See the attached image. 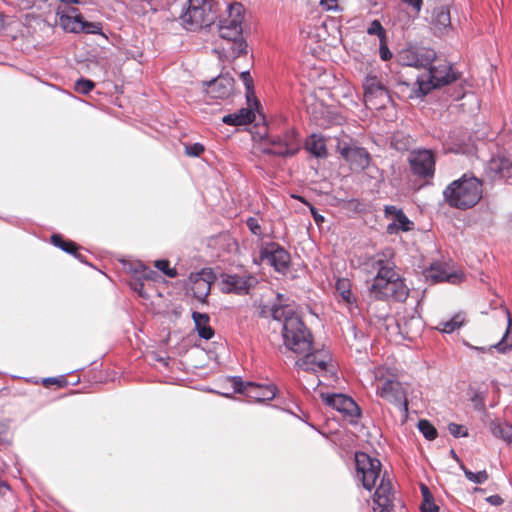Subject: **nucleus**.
Returning <instances> with one entry per match:
<instances>
[{"label": "nucleus", "mask_w": 512, "mask_h": 512, "mask_svg": "<svg viewBox=\"0 0 512 512\" xmlns=\"http://www.w3.org/2000/svg\"><path fill=\"white\" fill-rule=\"evenodd\" d=\"M393 256L391 249H385L370 257L365 263L368 272L376 273L369 286V292L377 300L404 302L409 295V288L395 270Z\"/></svg>", "instance_id": "obj_1"}, {"label": "nucleus", "mask_w": 512, "mask_h": 512, "mask_svg": "<svg viewBox=\"0 0 512 512\" xmlns=\"http://www.w3.org/2000/svg\"><path fill=\"white\" fill-rule=\"evenodd\" d=\"M282 336L287 349L297 354H305L295 363L298 370L328 372L330 355L324 350L310 352L313 338L299 316H290L283 323Z\"/></svg>", "instance_id": "obj_2"}, {"label": "nucleus", "mask_w": 512, "mask_h": 512, "mask_svg": "<svg viewBox=\"0 0 512 512\" xmlns=\"http://www.w3.org/2000/svg\"><path fill=\"white\" fill-rule=\"evenodd\" d=\"M428 67V72L418 76L415 84L411 85L407 82L397 84V89L403 97L408 99L422 98L433 89L448 85L459 78V73L453 70L450 63L430 64Z\"/></svg>", "instance_id": "obj_3"}, {"label": "nucleus", "mask_w": 512, "mask_h": 512, "mask_svg": "<svg viewBox=\"0 0 512 512\" xmlns=\"http://www.w3.org/2000/svg\"><path fill=\"white\" fill-rule=\"evenodd\" d=\"M483 183L473 176L464 174L451 182L443 191L446 203L459 210H467L476 206L482 199Z\"/></svg>", "instance_id": "obj_4"}, {"label": "nucleus", "mask_w": 512, "mask_h": 512, "mask_svg": "<svg viewBox=\"0 0 512 512\" xmlns=\"http://www.w3.org/2000/svg\"><path fill=\"white\" fill-rule=\"evenodd\" d=\"M500 141H502V138L497 140V146H499ZM485 173L493 181L504 180L512 185V133L507 135V139L503 141L502 146L498 147L497 152L492 155L486 165Z\"/></svg>", "instance_id": "obj_5"}, {"label": "nucleus", "mask_w": 512, "mask_h": 512, "mask_svg": "<svg viewBox=\"0 0 512 512\" xmlns=\"http://www.w3.org/2000/svg\"><path fill=\"white\" fill-rule=\"evenodd\" d=\"M262 143L264 154L281 157L293 156L300 149L298 132L293 128L286 129L278 134L269 131L262 137Z\"/></svg>", "instance_id": "obj_6"}, {"label": "nucleus", "mask_w": 512, "mask_h": 512, "mask_svg": "<svg viewBox=\"0 0 512 512\" xmlns=\"http://www.w3.org/2000/svg\"><path fill=\"white\" fill-rule=\"evenodd\" d=\"M181 19L187 30L194 31L209 26L214 20V15L207 0H188V6Z\"/></svg>", "instance_id": "obj_7"}, {"label": "nucleus", "mask_w": 512, "mask_h": 512, "mask_svg": "<svg viewBox=\"0 0 512 512\" xmlns=\"http://www.w3.org/2000/svg\"><path fill=\"white\" fill-rule=\"evenodd\" d=\"M436 59V52L423 46H408L396 55V61L401 66L427 68Z\"/></svg>", "instance_id": "obj_8"}, {"label": "nucleus", "mask_w": 512, "mask_h": 512, "mask_svg": "<svg viewBox=\"0 0 512 512\" xmlns=\"http://www.w3.org/2000/svg\"><path fill=\"white\" fill-rule=\"evenodd\" d=\"M355 465L357 478L362 482L365 489L371 490L380 476L381 462L364 452H357L355 454Z\"/></svg>", "instance_id": "obj_9"}, {"label": "nucleus", "mask_w": 512, "mask_h": 512, "mask_svg": "<svg viewBox=\"0 0 512 512\" xmlns=\"http://www.w3.org/2000/svg\"><path fill=\"white\" fill-rule=\"evenodd\" d=\"M362 87L364 91V101L367 105L380 108L390 101L388 89L383 84L381 76L368 73L363 80Z\"/></svg>", "instance_id": "obj_10"}, {"label": "nucleus", "mask_w": 512, "mask_h": 512, "mask_svg": "<svg viewBox=\"0 0 512 512\" xmlns=\"http://www.w3.org/2000/svg\"><path fill=\"white\" fill-rule=\"evenodd\" d=\"M260 259L267 261L276 272L285 274L290 266L289 252L276 242L264 243L259 251Z\"/></svg>", "instance_id": "obj_11"}, {"label": "nucleus", "mask_w": 512, "mask_h": 512, "mask_svg": "<svg viewBox=\"0 0 512 512\" xmlns=\"http://www.w3.org/2000/svg\"><path fill=\"white\" fill-rule=\"evenodd\" d=\"M234 392L246 394L258 402L270 401L276 396L277 388L275 385H259L253 382H243L240 377L231 379Z\"/></svg>", "instance_id": "obj_12"}, {"label": "nucleus", "mask_w": 512, "mask_h": 512, "mask_svg": "<svg viewBox=\"0 0 512 512\" xmlns=\"http://www.w3.org/2000/svg\"><path fill=\"white\" fill-rule=\"evenodd\" d=\"M410 169L419 178H432L435 173V156L431 150H413L408 157Z\"/></svg>", "instance_id": "obj_13"}, {"label": "nucleus", "mask_w": 512, "mask_h": 512, "mask_svg": "<svg viewBox=\"0 0 512 512\" xmlns=\"http://www.w3.org/2000/svg\"><path fill=\"white\" fill-rule=\"evenodd\" d=\"M376 394L401 410L408 411L406 391L401 382L394 379H385L381 385L377 386Z\"/></svg>", "instance_id": "obj_14"}, {"label": "nucleus", "mask_w": 512, "mask_h": 512, "mask_svg": "<svg viewBox=\"0 0 512 512\" xmlns=\"http://www.w3.org/2000/svg\"><path fill=\"white\" fill-rule=\"evenodd\" d=\"M322 401L329 407L343 413L351 419H358L361 416V410L357 403L349 396L341 393H320Z\"/></svg>", "instance_id": "obj_15"}, {"label": "nucleus", "mask_w": 512, "mask_h": 512, "mask_svg": "<svg viewBox=\"0 0 512 512\" xmlns=\"http://www.w3.org/2000/svg\"><path fill=\"white\" fill-rule=\"evenodd\" d=\"M214 280L215 275L210 268H204L199 272L191 273L188 281L193 297L200 302H205Z\"/></svg>", "instance_id": "obj_16"}, {"label": "nucleus", "mask_w": 512, "mask_h": 512, "mask_svg": "<svg viewBox=\"0 0 512 512\" xmlns=\"http://www.w3.org/2000/svg\"><path fill=\"white\" fill-rule=\"evenodd\" d=\"M257 283V278L251 274H225L222 277V290L226 293L245 295Z\"/></svg>", "instance_id": "obj_17"}, {"label": "nucleus", "mask_w": 512, "mask_h": 512, "mask_svg": "<svg viewBox=\"0 0 512 512\" xmlns=\"http://www.w3.org/2000/svg\"><path fill=\"white\" fill-rule=\"evenodd\" d=\"M234 78L229 74H221L209 82H205V92L211 98L225 99L232 95L234 91Z\"/></svg>", "instance_id": "obj_18"}, {"label": "nucleus", "mask_w": 512, "mask_h": 512, "mask_svg": "<svg viewBox=\"0 0 512 512\" xmlns=\"http://www.w3.org/2000/svg\"><path fill=\"white\" fill-rule=\"evenodd\" d=\"M386 218L391 217L393 221L386 227V232L390 235L397 234L399 231L408 232L413 229V222L405 215L401 208L394 205L384 207Z\"/></svg>", "instance_id": "obj_19"}, {"label": "nucleus", "mask_w": 512, "mask_h": 512, "mask_svg": "<svg viewBox=\"0 0 512 512\" xmlns=\"http://www.w3.org/2000/svg\"><path fill=\"white\" fill-rule=\"evenodd\" d=\"M341 156L354 170H364L369 166L370 155L365 148L344 144L339 146Z\"/></svg>", "instance_id": "obj_20"}, {"label": "nucleus", "mask_w": 512, "mask_h": 512, "mask_svg": "<svg viewBox=\"0 0 512 512\" xmlns=\"http://www.w3.org/2000/svg\"><path fill=\"white\" fill-rule=\"evenodd\" d=\"M394 492L389 479L383 477L374 493V512H390L393 508Z\"/></svg>", "instance_id": "obj_21"}, {"label": "nucleus", "mask_w": 512, "mask_h": 512, "mask_svg": "<svg viewBox=\"0 0 512 512\" xmlns=\"http://www.w3.org/2000/svg\"><path fill=\"white\" fill-rule=\"evenodd\" d=\"M59 25L67 32L80 33L83 29V17L74 8L67 12H58Z\"/></svg>", "instance_id": "obj_22"}, {"label": "nucleus", "mask_w": 512, "mask_h": 512, "mask_svg": "<svg viewBox=\"0 0 512 512\" xmlns=\"http://www.w3.org/2000/svg\"><path fill=\"white\" fill-rule=\"evenodd\" d=\"M425 276L433 283L448 282L454 284L461 278L460 275L455 272H448L441 264H432L430 269L426 271Z\"/></svg>", "instance_id": "obj_23"}, {"label": "nucleus", "mask_w": 512, "mask_h": 512, "mask_svg": "<svg viewBox=\"0 0 512 512\" xmlns=\"http://www.w3.org/2000/svg\"><path fill=\"white\" fill-rule=\"evenodd\" d=\"M219 35L226 40H235L242 35V22L221 18L219 21Z\"/></svg>", "instance_id": "obj_24"}, {"label": "nucleus", "mask_w": 512, "mask_h": 512, "mask_svg": "<svg viewBox=\"0 0 512 512\" xmlns=\"http://www.w3.org/2000/svg\"><path fill=\"white\" fill-rule=\"evenodd\" d=\"M397 326L404 338L413 339L420 334L423 324L420 317L412 316L410 318L403 317L397 322Z\"/></svg>", "instance_id": "obj_25"}, {"label": "nucleus", "mask_w": 512, "mask_h": 512, "mask_svg": "<svg viewBox=\"0 0 512 512\" xmlns=\"http://www.w3.org/2000/svg\"><path fill=\"white\" fill-rule=\"evenodd\" d=\"M255 114L250 108H241L239 111L227 114L222 118V122L231 126H240L250 124L254 121Z\"/></svg>", "instance_id": "obj_26"}, {"label": "nucleus", "mask_w": 512, "mask_h": 512, "mask_svg": "<svg viewBox=\"0 0 512 512\" xmlns=\"http://www.w3.org/2000/svg\"><path fill=\"white\" fill-rule=\"evenodd\" d=\"M306 150L316 158H326L328 155L326 140L319 134H312L305 142Z\"/></svg>", "instance_id": "obj_27"}, {"label": "nucleus", "mask_w": 512, "mask_h": 512, "mask_svg": "<svg viewBox=\"0 0 512 512\" xmlns=\"http://www.w3.org/2000/svg\"><path fill=\"white\" fill-rule=\"evenodd\" d=\"M192 319L199 337L205 340H210L214 336V330L209 324L210 317L208 314L194 311L192 313Z\"/></svg>", "instance_id": "obj_28"}, {"label": "nucleus", "mask_w": 512, "mask_h": 512, "mask_svg": "<svg viewBox=\"0 0 512 512\" xmlns=\"http://www.w3.org/2000/svg\"><path fill=\"white\" fill-rule=\"evenodd\" d=\"M466 323V315L463 312H458L453 315L450 320L442 321L438 324L436 329L442 333L450 334L455 330L460 329Z\"/></svg>", "instance_id": "obj_29"}, {"label": "nucleus", "mask_w": 512, "mask_h": 512, "mask_svg": "<svg viewBox=\"0 0 512 512\" xmlns=\"http://www.w3.org/2000/svg\"><path fill=\"white\" fill-rule=\"evenodd\" d=\"M490 430L492 434L503 439L507 443H512V425L507 422L493 420L490 422Z\"/></svg>", "instance_id": "obj_30"}, {"label": "nucleus", "mask_w": 512, "mask_h": 512, "mask_svg": "<svg viewBox=\"0 0 512 512\" xmlns=\"http://www.w3.org/2000/svg\"><path fill=\"white\" fill-rule=\"evenodd\" d=\"M332 364L331 362L329 363V371L328 372H313V371H310L311 373L315 374V376H312L311 379H305V377L303 378H300V384L301 386L307 391L309 392L310 390H316V388L320 385L321 381L319 379V375L323 376V377H328V376H332L333 375V371H332Z\"/></svg>", "instance_id": "obj_31"}, {"label": "nucleus", "mask_w": 512, "mask_h": 512, "mask_svg": "<svg viewBox=\"0 0 512 512\" xmlns=\"http://www.w3.org/2000/svg\"><path fill=\"white\" fill-rule=\"evenodd\" d=\"M495 348L500 353H506L512 348V321L511 318H508V327L506 329L505 334L501 338L499 342L490 347Z\"/></svg>", "instance_id": "obj_32"}, {"label": "nucleus", "mask_w": 512, "mask_h": 512, "mask_svg": "<svg viewBox=\"0 0 512 512\" xmlns=\"http://www.w3.org/2000/svg\"><path fill=\"white\" fill-rule=\"evenodd\" d=\"M450 13L447 7L441 6L433 12V23L436 27L446 28L450 25Z\"/></svg>", "instance_id": "obj_33"}, {"label": "nucleus", "mask_w": 512, "mask_h": 512, "mask_svg": "<svg viewBox=\"0 0 512 512\" xmlns=\"http://www.w3.org/2000/svg\"><path fill=\"white\" fill-rule=\"evenodd\" d=\"M271 316L274 320L283 322L286 320V318L290 316H297L293 309L290 307V305H272L271 309Z\"/></svg>", "instance_id": "obj_34"}, {"label": "nucleus", "mask_w": 512, "mask_h": 512, "mask_svg": "<svg viewBox=\"0 0 512 512\" xmlns=\"http://www.w3.org/2000/svg\"><path fill=\"white\" fill-rule=\"evenodd\" d=\"M51 242L68 254H76V250H78V246L75 242L70 240L66 241L59 234H53L51 236Z\"/></svg>", "instance_id": "obj_35"}, {"label": "nucleus", "mask_w": 512, "mask_h": 512, "mask_svg": "<svg viewBox=\"0 0 512 512\" xmlns=\"http://www.w3.org/2000/svg\"><path fill=\"white\" fill-rule=\"evenodd\" d=\"M411 145V137L404 133L397 132L391 137V146L398 151H405Z\"/></svg>", "instance_id": "obj_36"}, {"label": "nucleus", "mask_w": 512, "mask_h": 512, "mask_svg": "<svg viewBox=\"0 0 512 512\" xmlns=\"http://www.w3.org/2000/svg\"><path fill=\"white\" fill-rule=\"evenodd\" d=\"M336 291L340 294L343 300L347 303L353 302V295L351 292V284L348 279H338L336 282Z\"/></svg>", "instance_id": "obj_37"}, {"label": "nucleus", "mask_w": 512, "mask_h": 512, "mask_svg": "<svg viewBox=\"0 0 512 512\" xmlns=\"http://www.w3.org/2000/svg\"><path fill=\"white\" fill-rule=\"evenodd\" d=\"M227 16L223 18H227L230 20H239V22H243L244 18V6L240 2H233L227 6Z\"/></svg>", "instance_id": "obj_38"}, {"label": "nucleus", "mask_w": 512, "mask_h": 512, "mask_svg": "<svg viewBox=\"0 0 512 512\" xmlns=\"http://www.w3.org/2000/svg\"><path fill=\"white\" fill-rule=\"evenodd\" d=\"M418 429L423 434V436L430 441L436 439L438 435L436 428L428 420L425 419L419 420Z\"/></svg>", "instance_id": "obj_39"}, {"label": "nucleus", "mask_w": 512, "mask_h": 512, "mask_svg": "<svg viewBox=\"0 0 512 512\" xmlns=\"http://www.w3.org/2000/svg\"><path fill=\"white\" fill-rule=\"evenodd\" d=\"M461 469L463 470L465 477L475 484H483L488 480V473L486 470L474 473L467 469L464 465H461Z\"/></svg>", "instance_id": "obj_40"}, {"label": "nucleus", "mask_w": 512, "mask_h": 512, "mask_svg": "<svg viewBox=\"0 0 512 512\" xmlns=\"http://www.w3.org/2000/svg\"><path fill=\"white\" fill-rule=\"evenodd\" d=\"M94 87L95 83L92 80L85 78L78 79L74 85L75 91L83 95L89 94Z\"/></svg>", "instance_id": "obj_41"}, {"label": "nucleus", "mask_w": 512, "mask_h": 512, "mask_svg": "<svg viewBox=\"0 0 512 512\" xmlns=\"http://www.w3.org/2000/svg\"><path fill=\"white\" fill-rule=\"evenodd\" d=\"M369 35H376L379 40L386 38V30L382 26L379 20H373L367 28Z\"/></svg>", "instance_id": "obj_42"}, {"label": "nucleus", "mask_w": 512, "mask_h": 512, "mask_svg": "<svg viewBox=\"0 0 512 512\" xmlns=\"http://www.w3.org/2000/svg\"><path fill=\"white\" fill-rule=\"evenodd\" d=\"M230 41L232 42L230 50L233 57H239L241 54L246 53L247 44L241 37Z\"/></svg>", "instance_id": "obj_43"}, {"label": "nucleus", "mask_w": 512, "mask_h": 512, "mask_svg": "<svg viewBox=\"0 0 512 512\" xmlns=\"http://www.w3.org/2000/svg\"><path fill=\"white\" fill-rule=\"evenodd\" d=\"M155 267L170 278H174L177 276V270L175 268L170 267V263L168 260L163 259L155 261Z\"/></svg>", "instance_id": "obj_44"}, {"label": "nucleus", "mask_w": 512, "mask_h": 512, "mask_svg": "<svg viewBox=\"0 0 512 512\" xmlns=\"http://www.w3.org/2000/svg\"><path fill=\"white\" fill-rule=\"evenodd\" d=\"M240 78L243 81L245 87H246V97L247 100H250V96H254V90H253V79L250 75L249 71H243L240 73Z\"/></svg>", "instance_id": "obj_45"}, {"label": "nucleus", "mask_w": 512, "mask_h": 512, "mask_svg": "<svg viewBox=\"0 0 512 512\" xmlns=\"http://www.w3.org/2000/svg\"><path fill=\"white\" fill-rule=\"evenodd\" d=\"M448 430L450 434L455 438L460 437H467L468 436V430L465 426L456 424V423H450L448 425Z\"/></svg>", "instance_id": "obj_46"}, {"label": "nucleus", "mask_w": 512, "mask_h": 512, "mask_svg": "<svg viewBox=\"0 0 512 512\" xmlns=\"http://www.w3.org/2000/svg\"><path fill=\"white\" fill-rule=\"evenodd\" d=\"M81 32L87 34H102V26L99 22H88L83 19V29Z\"/></svg>", "instance_id": "obj_47"}, {"label": "nucleus", "mask_w": 512, "mask_h": 512, "mask_svg": "<svg viewBox=\"0 0 512 512\" xmlns=\"http://www.w3.org/2000/svg\"><path fill=\"white\" fill-rule=\"evenodd\" d=\"M205 148L201 143L185 145V153L191 157H198L204 152Z\"/></svg>", "instance_id": "obj_48"}, {"label": "nucleus", "mask_w": 512, "mask_h": 512, "mask_svg": "<svg viewBox=\"0 0 512 512\" xmlns=\"http://www.w3.org/2000/svg\"><path fill=\"white\" fill-rule=\"evenodd\" d=\"M246 225L253 235L262 237V235H263L262 228H261L258 220L255 217H249L246 220Z\"/></svg>", "instance_id": "obj_49"}, {"label": "nucleus", "mask_w": 512, "mask_h": 512, "mask_svg": "<svg viewBox=\"0 0 512 512\" xmlns=\"http://www.w3.org/2000/svg\"><path fill=\"white\" fill-rule=\"evenodd\" d=\"M380 41V47H379V55L380 58L383 61H388L392 58V52L389 50L387 46V37L384 39L379 40Z\"/></svg>", "instance_id": "obj_50"}, {"label": "nucleus", "mask_w": 512, "mask_h": 512, "mask_svg": "<svg viewBox=\"0 0 512 512\" xmlns=\"http://www.w3.org/2000/svg\"><path fill=\"white\" fill-rule=\"evenodd\" d=\"M420 509L421 512H439V507L435 504L434 500L422 502Z\"/></svg>", "instance_id": "obj_51"}, {"label": "nucleus", "mask_w": 512, "mask_h": 512, "mask_svg": "<svg viewBox=\"0 0 512 512\" xmlns=\"http://www.w3.org/2000/svg\"><path fill=\"white\" fill-rule=\"evenodd\" d=\"M327 114L329 115V119H328L326 125L341 124V122L343 120L341 115L334 113L330 110H327Z\"/></svg>", "instance_id": "obj_52"}, {"label": "nucleus", "mask_w": 512, "mask_h": 512, "mask_svg": "<svg viewBox=\"0 0 512 512\" xmlns=\"http://www.w3.org/2000/svg\"><path fill=\"white\" fill-rule=\"evenodd\" d=\"M405 4H407L409 7L412 8V10L415 12V14H418L422 7V0H401Z\"/></svg>", "instance_id": "obj_53"}, {"label": "nucleus", "mask_w": 512, "mask_h": 512, "mask_svg": "<svg viewBox=\"0 0 512 512\" xmlns=\"http://www.w3.org/2000/svg\"><path fill=\"white\" fill-rule=\"evenodd\" d=\"M421 494H422V502H428L434 500L432 493L429 488L425 484H421L420 486Z\"/></svg>", "instance_id": "obj_54"}, {"label": "nucleus", "mask_w": 512, "mask_h": 512, "mask_svg": "<svg viewBox=\"0 0 512 512\" xmlns=\"http://www.w3.org/2000/svg\"><path fill=\"white\" fill-rule=\"evenodd\" d=\"M320 5L324 10H336L337 9V0H320Z\"/></svg>", "instance_id": "obj_55"}, {"label": "nucleus", "mask_w": 512, "mask_h": 512, "mask_svg": "<svg viewBox=\"0 0 512 512\" xmlns=\"http://www.w3.org/2000/svg\"><path fill=\"white\" fill-rule=\"evenodd\" d=\"M486 501L493 506H500L504 502L502 497L497 494L490 495L489 497L486 498Z\"/></svg>", "instance_id": "obj_56"}, {"label": "nucleus", "mask_w": 512, "mask_h": 512, "mask_svg": "<svg viewBox=\"0 0 512 512\" xmlns=\"http://www.w3.org/2000/svg\"><path fill=\"white\" fill-rule=\"evenodd\" d=\"M311 214H312L313 219L316 222V224L319 225V224H321V223H323L325 221L324 216L319 214L314 207H311Z\"/></svg>", "instance_id": "obj_57"}, {"label": "nucleus", "mask_w": 512, "mask_h": 512, "mask_svg": "<svg viewBox=\"0 0 512 512\" xmlns=\"http://www.w3.org/2000/svg\"><path fill=\"white\" fill-rule=\"evenodd\" d=\"M276 303L274 305H289L288 304V298L285 297V295L278 293L276 296Z\"/></svg>", "instance_id": "obj_58"}, {"label": "nucleus", "mask_w": 512, "mask_h": 512, "mask_svg": "<svg viewBox=\"0 0 512 512\" xmlns=\"http://www.w3.org/2000/svg\"><path fill=\"white\" fill-rule=\"evenodd\" d=\"M6 442V430L0 427V446Z\"/></svg>", "instance_id": "obj_59"}, {"label": "nucleus", "mask_w": 512, "mask_h": 512, "mask_svg": "<svg viewBox=\"0 0 512 512\" xmlns=\"http://www.w3.org/2000/svg\"><path fill=\"white\" fill-rule=\"evenodd\" d=\"M58 382H59V380H58L57 378H54V377L46 378V379L43 381V383H44L45 385H47V384H53V383H58Z\"/></svg>", "instance_id": "obj_60"}, {"label": "nucleus", "mask_w": 512, "mask_h": 512, "mask_svg": "<svg viewBox=\"0 0 512 512\" xmlns=\"http://www.w3.org/2000/svg\"><path fill=\"white\" fill-rule=\"evenodd\" d=\"M9 486L6 482L0 481V494L3 493L4 490H8Z\"/></svg>", "instance_id": "obj_61"}, {"label": "nucleus", "mask_w": 512, "mask_h": 512, "mask_svg": "<svg viewBox=\"0 0 512 512\" xmlns=\"http://www.w3.org/2000/svg\"><path fill=\"white\" fill-rule=\"evenodd\" d=\"M142 288H143V283H141V282L136 283L135 286H134V289L136 291H138L141 296H143V294L141 292Z\"/></svg>", "instance_id": "obj_62"}, {"label": "nucleus", "mask_w": 512, "mask_h": 512, "mask_svg": "<svg viewBox=\"0 0 512 512\" xmlns=\"http://www.w3.org/2000/svg\"><path fill=\"white\" fill-rule=\"evenodd\" d=\"M155 274H156V272H155V271L150 270L149 272L145 273V275H144V276H145V278H147V279H153V275H155Z\"/></svg>", "instance_id": "obj_63"}, {"label": "nucleus", "mask_w": 512, "mask_h": 512, "mask_svg": "<svg viewBox=\"0 0 512 512\" xmlns=\"http://www.w3.org/2000/svg\"><path fill=\"white\" fill-rule=\"evenodd\" d=\"M5 18L4 15L0 12V29L4 28Z\"/></svg>", "instance_id": "obj_64"}]
</instances>
